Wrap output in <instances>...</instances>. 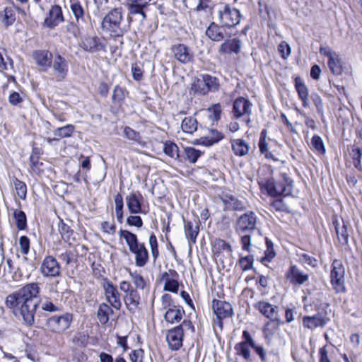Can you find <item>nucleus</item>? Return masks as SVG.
Returning <instances> with one entry per match:
<instances>
[{"instance_id":"1","label":"nucleus","mask_w":362,"mask_h":362,"mask_svg":"<svg viewBox=\"0 0 362 362\" xmlns=\"http://www.w3.org/2000/svg\"><path fill=\"white\" fill-rule=\"evenodd\" d=\"M40 291L37 283H30L9 294L6 298L7 308L12 310L16 315L19 314L24 322L29 326L35 322Z\"/></svg>"},{"instance_id":"2","label":"nucleus","mask_w":362,"mask_h":362,"mask_svg":"<svg viewBox=\"0 0 362 362\" xmlns=\"http://www.w3.org/2000/svg\"><path fill=\"white\" fill-rule=\"evenodd\" d=\"M119 235L125 240L129 251L134 255L136 266L144 267L149 260L148 252L144 244L139 243L136 235L127 230L120 229Z\"/></svg>"},{"instance_id":"3","label":"nucleus","mask_w":362,"mask_h":362,"mask_svg":"<svg viewBox=\"0 0 362 362\" xmlns=\"http://www.w3.org/2000/svg\"><path fill=\"white\" fill-rule=\"evenodd\" d=\"M122 20V8H115L104 17L102 21V28L109 33L112 39L122 38L127 32V29L121 26Z\"/></svg>"},{"instance_id":"4","label":"nucleus","mask_w":362,"mask_h":362,"mask_svg":"<svg viewBox=\"0 0 362 362\" xmlns=\"http://www.w3.org/2000/svg\"><path fill=\"white\" fill-rule=\"evenodd\" d=\"M262 190H264L269 196L277 197H287L293 191V180L286 173L281 174V179L274 181L273 178L268 179L265 182H259Z\"/></svg>"},{"instance_id":"5","label":"nucleus","mask_w":362,"mask_h":362,"mask_svg":"<svg viewBox=\"0 0 362 362\" xmlns=\"http://www.w3.org/2000/svg\"><path fill=\"white\" fill-rule=\"evenodd\" d=\"M218 21L225 28H232L239 24L240 13L239 10L226 4H220L216 8Z\"/></svg>"},{"instance_id":"6","label":"nucleus","mask_w":362,"mask_h":362,"mask_svg":"<svg viewBox=\"0 0 362 362\" xmlns=\"http://www.w3.org/2000/svg\"><path fill=\"white\" fill-rule=\"evenodd\" d=\"M72 315L66 313L62 315H54L47 319L46 325L54 333L60 334L66 331L71 325Z\"/></svg>"},{"instance_id":"7","label":"nucleus","mask_w":362,"mask_h":362,"mask_svg":"<svg viewBox=\"0 0 362 362\" xmlns=\"http://www.w3.org/2000/svg\"><path fill=\"white\" fill-rule=\"evenodd\" d=\"M212 309L214 315L216 316L214 323L221 328L223 327L222 320L230 318L233 315L231 304L226 301L214 299L212 301Z\"/></svg>"},{"instance_id":"8","label":"nucleus","mask_w":362,"mask_h":362,"mask_svg":"<svg viewBox=\"0 0 362 362\" xmlns=\"http://www.w3.org/2000/svg\"><path fill=\"white\" fill-rule=\"evenodd\" d=\"M254 339L250 333L244 330L242 334V341L234 346L235 354L247 361H250L251 349H253Z\"/></svg>"},{"instance_id":"9","label":"nucleus","mask_w":362,"mask_h":362,"mask_svg":"<svg viewBox=\"0 0 362 362\" xmlns=\"http://www.w3.org/2000/svg\"><path fill=\"white\" fill-rule=\"evenodd\" d=\"M252 103L247 98L243 97L238 98L233 105V114L236 119L243 117L248 124L250 122V115L252 113Z\"/></svg>"},{"instance_id":"10","label":"nucleus","mask_w":362,"mask_h":362,"mask_svg":"<svg viewBox=\"0 0 362 362\" xmlns=\"http://www.w3.org/2000/svg\"><path fill=\"white\" fill-rule=\"evenodd\" d=\"M257 216L252 211L247 212L238 218L235 230L238 233H250L256 228Z\"/></svg>"},{"instance_id":"11","label":"nucleus","mask_w":362,"mask_h":362,"mask_svg":"<svg viewBox=\"0 0 362 362\" xmlns=\"http://www.w3.org/2000/svg\"><path fill=\"white\" fill-rule=\"evenodd\" d=\"M254 308L262 315L270 320H276L278 324H283L279 315V308L277 305H273L267 301L261 300L254 305Z\"/></svg>"},{"instance_id":"12","label":"nucleus","mask_w":362,"mask_h":362,"mask_svg":"<svg viewBox=\"0 0 362 362\" xmlns=\"http://www.w3.org/2000/svg\"><path fill=\"white\" fill-rule=\"evenodd\" d=\"M40 271L44 277L54 278L61 275L60 264L56 258L51 255L43 259Z\"/></svg>"},{"instance_id":"13","label":"nucleus","mask_w":362,"mask_h":362,"mask_svg":"<svg viewBox=\"0 0 362 362\" xmlns=\"http://www.w3.org/2000/svg\"><path fill=\"white\" fill-rule=\"evenodd\" d=\"M174 58L180 63L187 64L194 61V55L192 49L182 43L174 45L171 47Z\"/></svg>"},{"instance_id":"14","label":"nucleus","mask_w":362,"mask_h":362,"mask_svg":"<svg viewBox=\"0 0 362 362\" xmlns=\"http://www.w3.org/2000/svg\"><path fill=\"white\" fill-rule=\"evenodd\" d=\"M103 286L107 302L114 308L119 310L122 307V302L120 300V294L117 287L107 279L103 280Z\"/></svg>"},{"instance_id":"15","label":"nucleus","mask_w":362,"mask_h":362,"mask_svg":"<svg viewBox=\"0 0 362 362\" xmlns=\"http://www.w3.org/2000/svg\"><path fill=\"white\" fill-rule=\"evenodd\" d=\"M52 74L57 81H63L68 73L69 64L65 58L59 54H55L52 62Z\"/></svg>"},{"instance_id":"16","label":"nucleus","mask_w":362,"mask_h":362,"mask_svg":"<svg viewBox=\"0 0 362 362\" xmlns=\"http://www.w3.org/2000/svg\"><path fill=\"white\" fill-rule=\"evenodd\" d=\"M184 331L182 325H178L168 331L166 340L170 349L177 351L182 346Z\"/></svg>"},{"instance_id":"17","label":"nucleus","mask_w":362,"mask_h":362,"mask_svg":"<svg viewBox=\"0 0 362 362\" xmlns=\"http://www.w3.org/2000/svg\"><path fill=\"white\" fill-rule=\"evenodd\" d=\"M148 5L141 4H134L127 2V7L128 9L127 21L130 23L134 20H138L141 23H143L146 19V14L145 9Z\"/></svg>"},{"instance_id":"18","label":"nucleus","mask_w":362,"mask_h":362,"mask_svg":"<svg viewBox=\"0 0 362 362\" xmlns=\"http://www.w3.org/2000/svg\"><path fill=\"white\" fill-rule=\"evenodd\" d=\"M64 21L62 9L59 5L52 6L47 16L44 21V26L49 29H54L60 23Z\"/></svg>"},{"instance_id":"19","label":"nucleus","mask_w":362,"mask_h":362,"mask_svg":"<svg viewBox=\"0 0 362 362\" xmlns=\"http://www.w3.org/2000/svg\"><path fill=\"white\" fill-rule=\"evenodd\" d=\"M81 47L89 52H97L105 49L104 40L97 36H88L85 37L81 45Z\"/></svg>"},{"instance_id":"20","label":"nucleus","mask_w":362,"mask_h":362,"mask_svg":"<svg viewBox=\"0 0 362 362\" xmlns=\"http://www.w3.org/2000/svg\"><path fill=\"white\" fill-rule=\"evenodd\" d=\"M286 278L293 285H302L308 280V275L297 266L291 265L286 273Z\"/></svg>"},{"instance_id":"21","label":"nucleus","mask_w":362,"mask_h":362,"mask_svg":"<svg viewBox=\"0 0 362 362\" xmlns=\"http://www.w3.org/2000/svg\"><path fill=\"white\" fill-rule=\"evenodd\" d=\"M35 63L42 71H47L52 65L53 54L47 50H37L33 52Z\"/></svg>"},{"instance_id":"22","label":"nucleus","mask_w":362,"mask_h":362,"mask_svg":"<svg viewBox=\"0 0 362 362\" xmlns=\"http://www.w3.org/2000/svg\"><path fill=\"white\" fill-rule=\"evenodd\" d=\"M241 45V41L238 38L226 40L220 45L218 52L221 54H238L240 52Z\"/></svg>"},{"instance_id":"23","label":"nucleus","mask_w":362,"mask_h":362,"mask_svg":"<svg viewBox=\"0 0 362 362\" xmlns=\"http://www.w3.org/2000/svg\"><path fill=\"white\" fill-rule=\"evenodd\" d=\"M206 35L212 41L220 42L225 38L227 34L225 27L212 22L206 30Z\"/></svg>"},{"instance_id":"24","label":"nucleus","mask_w":362,"mask_h":362,"mask_svg":"<svg viewBox=\"0 0 362 362\" xmlns=\"http://www.w3.org/2000/svg\"><path fill=\"white\" fill-rule=\"evenodd\" d=\"M185 233L189 242V245L194 244L197 240V237L199 232V221H185Z\"/></svg>"},{"instance_id":"25","label":"nucleus","mask_w":362,"mask_h":362,"mask_svg":"<svg viewBox=\"0 0 362 362\" xmlns=\"http://www.w3.org/2000/svg\"><path fill=\"white\" fill-rule=\"evenodd\" d=\"M141 199L140 194L132 192L126 197L127 208L131 214H137L141 212Z\"/></svg>"},{"instance_id":"26","label":"nucleus","mask_w":362,"mask_h":362,"mask_svg":"<svg viewBox=\"0 0 362 362\" xmlns=\"http://www.w3.org/2000/svg\"><path fill=\"white\" fill-rule=\"evenodd\" d=\"M221 199L226 210L243 211L246 209L244 202L233 195L225 194Z\"/></svg>"},{"instance_id":"27","label":"nucleus","mask_w":362,"mask_h":362,"mask_svg":"<svg viewBox=\"0 0 362 362\" xmlns=\"http://www.w3.org/2000/svg\"><path fill=\"white\" fill-rule=\"evenodd\" d=\"M320 52L328 57L327 64L334 75L339 74V55L329 49H320Z\"/></svg>"},{"instance_id":"28","label":"nucleus","mask_w":362,"mask_h":362,"mask_svg":"<svg viewBox=\"0 0 362 362\" xmlns=\"http://www.w3.org/2000/svg\"><path fill=\"white\" fill-rule=\"evenodd\" d=\"M326 323L325 318L320 314L313 316H304L303 317V326L312 330L317 327H322Z\"/></svg>"},{"instance_id":"29","label":"nucleus","mask_w":362,"mask_h":362,"mask_svg":"<svg viewBox=\"0 0 362 362\" xmlns=\"http://www.w3.org/2000/svg\"><path fill=\"white\" fill-rule=\"evenodd\" d=\"M184 315L185 311L182 307L173 306L165 311L164 318L170 324L178 323L182 320Z\"/></svg>"},{"instance_id":"30","label":"nucleus","mask_w":362,"mask_h":362,"mask_svg":"<svg viewBox=\"0 0 362 362\" xmlns=\"http://www.w3.org/2000/svg\"><path fill=\"white\" fill-rule=\"evenodd\" d=\"M295 88L298 93V98L302 102L303 107L306 108L310 106L308 100V88L299 77H297L295 79Z\"/></svg>"},{"instance_id":"31","label":"nucleus","mask_w":362,"mask_h":362,"mask_svg":"<svg viewBox=\"0 0 362 362\" xmlns=\"http://www.w3.org/2000/svg\"><path fill=\"white\" fill-rule=\"evenodd\" d=\"M230 143L232 151L235 156L242 157L248 153L250 147L245 140L242 139H232Z\"/></svg>"},{"instance_id":"32","label":"nucleus","mask_w":362,"mask_h":362,"mask_svg":"<svg viewBox=\"0 0 362 362\" xmlns=\"http://www.w3.org/2000/svg\"><path fill=\"white\" fill-rule=\"evenodd\" d=\"M123 299L127 309L131 312H134L140 303V296L136 289L124 294Z\"/></svg>"},{"instance_id":"33","label":"nucleus","mask_w":362,"mask_h":362,"mask_svg":"<svg viewBox=\"0 0 362 362\" xmlns=\"http://www.w3.org/2000/svg\"><path fill=\"white\" fill-rule=\"evenodd\" d=\"M58 230L62 238L69 244H71L75 240V238L73 236L74 230L62 220L59 223Z\"/></svg>"},{"instance_id":"34","label":"nucleus","mask_w":362,"mask_h":362,"mask_svg":"<svg viewBox=\"0 0 362 362\" xmlns=\"http://www.w3.org/2000/svg\"><path fill=\"white\" fill-rule=\"evenodd\" d=\"M113 310L112 308L106 304V303H101L99 305L98 312H97V317L98 318V320L102 325H105L108 322L110 319V315L112 314Z\"/></svg>"},{"instance_id":"35","label":"nucleus","mask_w":362,"mask_h":362,"mask_svg":"<svg viewBox=\"0 0 362 362\" xmlns=\"http://www.w3.org/2000/svg\"><path fill=\"white\" fill-rule=\"evenodd\" d=\"M0 20L6 27L11 25L16 21V12L12 7H6L0 13Z\"/></svg>"},{"instance_id":"36","label":"nucleus","mask_w":362,"mask_h":362,"mask_svg":"<svg viewBox=\"0 0 362 362\" xmlns=\"http://www.w3.org/2000/svg\"><path fill=\"white\" fill-rule=\"evenodd\" d=\"M202 77L205 83V86L207 88L208 93L209 92H216L218 90L220 87V83L218 79L209 74H202Z\"/></svg>"},{"instance_id":"37","label":"nucleus","mask_w":362,"mask_h":362,"mask_svg":"<svg viewBox=\"0 0 362 362\" xmlns=\"http://www.w3.org/2000/svg\"><path fill=\"white\" fill-rule=\"evenodd\" d=\"M181 128L183 132L192 134L197 130V121L192 117H185L182 121Z\"/></svg>"},{"instance_id":"38","label":"nucleus","mask_w":362,"mask_h":362,"mask_svg":"<svg viewBox=\"0 0 362 362\" xmlns=\"http://www.w3.org/2000/svg\"><path fill=\"white\" fill-rule=\"evenodd\" d=\"M163 280L165 281L163 289L166 291L177 293L179 290V282L177 279L170 278L167 272L163 274Z\"/></svg>"},{"instance_id":"39","label":"nucleus","mask_w":362,"mask_h":362,"mask_svg":"<svg viewBox=\"0 0 362 362\" xmlns=\"http://www.w3.org/2000/svg\"><path fill=\"white\" fill-rule=\"evenodd\" d=\"M276 320H270L267 322L263 327V334L266 339H271L279 328V325Z\"/></svg>"},{"instance_id":"40","label":"nucleus","mask_w":362,"mask_h":362,"mask_svg":"<svg viewBox=\"0 0 362 362\" xmlns=\"http://www.w3.org/2000/svg\"><path fill=\"white\" fill-rule=\"evenodd\" d=\"M191 90L194 92V93L200 95H205L208 93L207 88L205 86V83L202 77V75L194 80L192 84Z\"/></svg>"},{"instance_id":"41","label":"nucleus","mask_w":362,"mask_h":362,"mask_svg":"<svg viewBox=\"0 0 362 362\" xmlns=\"http://www.w3.org/2000/svg\"><path fill=\"white\" fill-rule=\"evenodd\" d=\"M115 214L117 217V220L118 222L122 223L124 220L123 216V207H124V202L123 197L122 194L119 193L117 194L115 197Z\"/></svg>"},{"instance_id":"42","label":"nucleus","mask_w":362,"mask_h":362,"mask_svg":"<svg viewBox=\"0 0 362 362\" xmlns=\"http://www.w3.org/2000/svg\"><path fill=\"white\" fill-rule=\"evenodd\" d=\"M223 138V135L216 129H211L209 134L204 139L202 144L205 146H210L218 142Z\"/></svg>"},{"instance_id":"43","label":"nucleus","mask_w":362,"mask_h":362,"mask_svg":"<svg viewBox=\"0 0 362 362\" xmlns=\"http://www.w3.org/2000/svg\"><path fill=\"white\" fill-rule=\"evenodd\" d=\"M38 306L44 311L55 313L60 310V308L54 305L49 298H42L38 300Z\"/></svg>"},{"instance_id":"44","label":"nucleus","mask_w":362,"mask_h":362,"mask_svg":"<svg viewBox=\"0 0 362 362\" xmlns=\"http://www.w3.org/2000/svg\"><path fill=\"white\" fill-rule=\"evenodd\" d=\"M13 183L15 187V189L16 191V194L18 197L22 199L25 200L27 196V186L25 182L21 181L16 177L13 179Z\"/></svg>"},{"instance_id":"45","label":"nucleus","mask_w":362,"mask_h":362,"mask_svg":"<svg viewBox=\"0 0 362 362\" xmlns=\"http://www.w3.org/2000/svg\"><path fill=\"white\" fill-rule=\"evenodd\" d=\"M349 153L353 159V163L355 168L361 170L362 168L361 158L362 157V149L358 147L352 146L351 150H349Z\"/></svg>"},{"instance_id":"46","label":"nucleus","mask_w":362,"mask_h":362,"mask_svg":"<svg viewBox=\"0 0 362 362\" xmlns=\"http://www.w3.org/2000/svg\"><path fill=\"white\" fill-rule=\"evenodd\" d=\"M75 127L72 124H67L62 127L56 129L53 134L55 136L59 138H67L70 137L72 133L74 132Z\"/></svg>"},{"instance_id":"47","label":"nucleus","mask_w":362,"mask_h":362,"mask_svg":"<svg viewBox=\"0 0 362 362\" xmlns=\"http://www.w3.org/2000/svg\"><path fill=\"white\" fill-rule=\"evenodd\" d=\"M164 153L173 158H177L179 156V148L172 141H166L163 147Z\"/></svg>"},{"instance_id":"48","label":"nucleus","mask_w":362,"mask_h":362,"mask_svg":"<svg viewBox=\"0 0 362 362\" xmlns=\"http://www.w3.org/2000/svg\"><path fill=\"white\" fill-rule=\"evenodd\" d=\"M185 154L186 159L190 163H195L198 158L202 154V152L199 150L194 148V147H187L185 148Z\"/></svg>"},{"instance_id":"49","label":"nucleus","mask_w":362,"mask_h":362,"mask_svg":"<svg viewBox=\"0 0 362 362\" xmlns=\"http://www.w3.org/2000/svg\"><path fill=\"white\" fill-rule=\"evenodd\" d=\"M13 216L16 220V226L19 230H24L27 226V218L23 211L15 210Z\"/></svg>"},{"instance_id":"50","label":"nucleus","mask_w":362,"mask_h":362,"mask_svg":"<svg viewBox=\"0 0 362 362\" xmlns=\"http://www.w3.org/2000/svg\"><path fill=\"white\" fill-rule=\"evenodd\" d=\"M338 266H339V264L337 260H334L332 264V269L330 274L331 283L337 292H338L339 288V277L337 271Z\"/></svg>"},{"instance_id":"51","label":"nucleus","mask_w":362,"mask_h":362,"mask_svg":"<svg viewBox=\"0 0 362 362\" xmlns=\"http://www.w3.org/2000/svg\"><path fill=\"white\" fill-rule=\"evenodd\" d=\"M70 8L77 23L83 20L85 11L80 2L71 4Z\"/></svg>"},{"instance_id":"52","label":"nucleus","mask_w":362,"mask_h":362,"mask_svg":"<svg viewBox=\"0 0 362 362\" xmlns=\"http://www.w3.org/2000/svg\"><path fill=\"white\" fill-rule=\"evenodd\" d=\"M209 117L211 122H217L221 117V106L219 103L214 104L207 109Z\"/></svg>"},{"instance_id":"53","label":"nucleus","mask_w":362,"mask_h":362,"mask_svg":"<svg viewBox=\"0 0 362 362\" xmlns=\"http://www.w3.org/2000/svg\"><path fill=\"white\" fill-rule=\"evenodd\" d=\"M124 136L136 143L140 144L141 142V136L139 132L134 130L129 127H125L124 129Z\"/></svg>"},{"instance_id":"54","label":"nucleus","mask_w":362,"mask_h":362,"mask_svg":"<svg viewBox=\"0 0 362 362\" xmlns=\"http://www.w3.org/2000/svg\"><path fill=\"white\" fill-rule=\"evenodd\" d=\"M129 275L132 278L133 284L135 285L136 288L144 289L146 286V281L143 276L138 273L136 271H129Z\"/></svg>"},{"instance_id":"55","label":"nucleus","mask_w":362,"mask_h":362,"mask_svg":"<svg viewBox=\"0 0 362 362\" xmlns=\"http://www.w3.org/2000/svg\"><path fill=\"white\" fill-rule=\"evenodd\" d=\"M312 147L319 153L323 154L325 152L324 143L320 136L315 135L311 139Z\"/></svg>"},{"instance_id":"56","label":"nucleus","mask_w":362,"mask_h":362,"mask_svg":"<svg viewBox=\"0 0 362 362\" xmlns=\"http://www.w3.org/2000/svg\"><path fill=\"white\" fill-rule=\"evenodd\" d=\"M299 262L303 264L309 265L312 267H315L317 265V260L308 254L300 253L298 254Z\"/></svg>"},{"instance_id":"57","label":"nucleus","mask_w":362,"mask_h":362,"mask_svg":"<svg viewBox=\"0 0 362 362\" xmlns=\"http://www.w3.org/2000/svg\"><path fill=\"white\" fill-rule=\"evenodd\" d=\"M271 207L276 211L289 213L288 206L283 202L281 199H274L271 202Z\"/></svg>"},{"instance_id":"58","label":"nucleus","mask_w":362,"mask_h":362,"mask_svg":"<svg viewBox=\"0 0 362 362\" xmlns=\"http://www.w3.org/2000/svg\"><path fill=\"white\" fill-rule=\"evenodd\" d=\"M43 163L39 161V159H37L33 157H30V172L35 175H40L42 171L41 167Z\"/></svg>"},{"instance_id":"59","label":"nucleus","mask_w":362,"mask_h":362,"mask_svg":"<svg viewBox=\"0 0 362 362\" xmlns=\"http://www.w3.org/2000/svg\"><path fill=\"white\" fill-rule=\"evenodd\" d=\"M124 90L119 86H116L113 90L112 101L114 103H120L124 99Z\"/></svg>"},{"instance_id":"60","label":"nucleus","mask_w":362,"mask_h":362,"mask_svg":"<svg viewBox=\"0 0 362 362\" xmlns=\"http://www.w3.org/2000/svg\"><path fill=\"white\" fill-rule=\"evenodd\" d=\"M278 52L283 59H286L291 54V47L286 42L282 41L278 46Z\"/></svg>"},{"instance_id":"61","label":"nucleus","mask_w":362,"mask_h":362,"mask_svg":"<svg viewBox=\"0 0 362 362\" xmlns=\"http://www.w3.org/2000/svg\"><path fill=\"white\" fill-rule=\"evenodd\" d=\"M253 257L248 255L244 257H241L240 259V265L243 271H247L252 268Z\"/></svg>"},{"instance_id":"62","label":"nucleus","mask_w":362,"mask_h":362,"mask_svg":"<svg viewBox=\"0 0 362 362\" xmlns=\"http://www.w3.org/2000/svg\"><path fill=\"white\" fill-rule=\"evenodd\" d=\"M20 250L22 254L27 255L30 250V240L25 236L23 235L19 238Z\"/></svg>"},{"instance_id":"63","label":"nucleus","mask_w":362,"mask_h":362,"mask_svg":"<svg viewBox=\"0 0 362 362\" xmlns=\"http://www.w3.org/2000/svg\"><path fill=\"white\" fill-rule=\"evenodd\" d=\"M252 349L256 353V354L259 357L262 362L267 361V352L262 346L257 344L256 342L254 341V346Z\"/></svg>"},{"instance_id":"64","label":"nucleus","mask_w":362,"mask_h":362,"mask_svg":"<svg viewBox=\"0 0 362 362\" xmlns=\"http://www.w3.org/2000/svg\"><path fill=\"white\" fill-rule=\"evenodd\" d=\"M77 22L76 21H70L65 26L66 31L70 33L73 37H77L80 33L79 28L77 25Z\"/></svg>"}]
</instances>
